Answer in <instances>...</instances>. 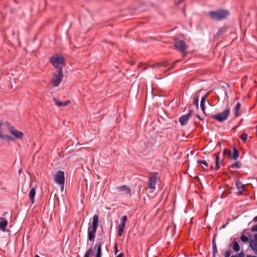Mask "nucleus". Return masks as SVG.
Segmentation results:
<instances>
[{
  "label": "nucleus",
  "instance_id": "obj_32",
  "mask_svg": "<svg viewBox=\"0 0 257 257\" xmlns=\"http://www.w3.org/2000/svg\"><path fill=\"white\" fill-rule=\"evenodd\" d=\"M231 254V251L230 250H228L225 251L224 253V257H229Z\"/></svg>",
  "mask_w": 257,
  "mask_h": 257
},
{
  "label": "nucleus",
  "instance_id": "obj_39",
  "mask_svg": "<svg viewBox=\"0 0 257 257\" xmlns=\"http://www.w3.org/2000/svg\"><path fill=\"white\" fill-rule=\"evenodd\" d=\"M116 257H122V254L119 253Z\"/></svg>",
  "mask_w": 257,
  "mask_h": 257
},
{
  "label": "nucleus",
  "instance_id": "obj_18",
  "mask_svg": "<svg viewBox=\"0 0 257 257\" xmlns=\"http://www.w3.org/2000/svg\"><path fill=\"white\" fill-rule=\"evenodd\" d=\"M232 249L235 252H238L240 250V246L238 243L236 238H234L232 240Z\"/></svg>",
  "mask_w": 257,
  "mask_h": 257
},
{
  "label": "nucleus",
  "instance_id": "obj_44",
  "mask_svg": "<svg viewBox=\"0 0 257 257\" xmlns=\"http://www.w3.org/2000/svg\"><path fill=\"white\" fill-rule=\"evenodd\" d=\"M157 66H159L160 65V64H157Z\"/></svg>",
  "mask_w": 257,
  "mask_h": 257
},
{
  "label": "nucleus",
  "instance_id": "obj_36",
  "mask_svg": "<svg viewBox=\"0 0 257 257\" xmlns=\"http://www.w3.org/2000/svg\"><path fill=\"white\" fill-rule=\"evenodd\" d=\"M184 0H179L176 4L177 5H179L180 3H181L182 2H183Z\"/></svg>",
  "mask_w": 257,
  "mask_h": 257
},
{
  "label": "nucleus",
  "instance_id": "obj_16",
  "mask_svg": "<svg viewBox=\"0 0 257 257\" xmlns=\"http://www.w3.org/2000/svg\"><path fill=\"white\" fill-rule=\"evenodd\" d=\"M36 195V189L35 188L33 187L31 188L30 191L29 192V198L31 200V202L32 204L34 203V200Z\"/></svg>",
  "mask_w": 257,
  "mask_h": 257
},
{
  "label": "nucleus",
  "instance_id": "obj_34",
  "mask_svg": "<svg viewBox=\"0 0 257 257\" xmlns=\"http://www.w3.org/2000/svg\"><path fill=\"white\" fill-rule=\"evenodd\" d=\"M238 257H244V253L241 251L240 253L236 254Z\"/></svg>",
  "mask_w": 257,
  "mask_h": 257
},
{
  "label": "nucleus",
  "instance_id": "obj_2",
  "mask_svg": "<svg viewBox=\"0 0 257 257\" xmlns=\"http://www.w3.org/2000/svg\"><path fill=\"white\" fill-rule=\"evenodd\" d=\"M98 225V216L94 215L92 218V225L88 227V240L94 242Z\"/></svg>",
  "mask_w": 257,
  "mask_h": 257
},
{
  "label": "nucleus",
  "instance_id": "obj_4",
  "mask_svg": "<svg viewBox=\"0 0 257 257\" xmlns=\"http://www.w3.org/2000/svg\"><path fill=\"white\" fill-rule=\"evenodd\" d=\"M209 14L212 19L220 21L226 18L229 15V12L225 10H218L216 11H210Z\"/></svg>",
  "mask_w": 257,
  "mask_h": 257
},
{
  "label": "nucleus",
  "instance_id": "obj_12",
  "mask_svg": "<svg viewBox=\"0 0 257 257\" xmlns=\"http://www.w3.org/2000/svg\"><path fill=\"white\" fill-rule=\"evenodd\" d=\"M92 249L93 251L96 250V257H101V244L100 242H96Z\"/></svg>",
  "mask_w": 257,
  "mask_h": 257
},
{
  "label": "nucleus",
  "instance_id": "obj_31",
  "mask_svg": "<svg viewBox=\"0 0 257 257\" xmlns=\"http://www.w3.org/2000/svg\"><path fill=\"white\" fill-rule=\"evenodd\" d=\"M124 229L123 228L118 227V235L121 236L123 232Z\"/></svg>",
  "mask_w": 257,
  "mask_h": 257
},
{
  "label": "nucleus",
  "instance_id": "obj_25",
  "mask_svg": "<svg viewBox=\"0 0 257 257\" xmlns=\"http://www.w3.org/2000/svg\"><path fill=\"white\" fill-rule=\"evenodd\" d=\"M240 139L244 142L245 143L247 140L248 135L245 133H243L239 137Z\"/></svg>",
  "mask_w": 257,
  "mask_h": 257
},
{
  "label": "nucleus",
  "instance_id": "obj_26",
  "mask_svg": "<svg viewBox=\"0 0 257 257\" xmlns=\"http://www.w3.org/2000/svg\"><path fill=\"white\" fill-rule=\"evenodd\" d=\"M229 167L231 168H239L240 167V163L236 162L231 165Z\"/></svg>",
  "mask_w": 257,
  "mask_h": 257
},
{
  "label": "nucleus",
  "instance_id": "obj_24",
  "mask_svg": "<svg viewBox=\"0 0 257 257\" xmlns=\"http://www.w3.org/2000/svg\"><path fill=\"white\" fill-rule=\"evenodd\" d=\"M241 104L239 102H238L235 106V115L236 117H238L239 115V111L240 109Z\"/></svg>",
  "mask_w": 257,
  "mask_h": 257
},
{
  "label": "nucleus",
  "instance_id": "obj_40",
  "mask_svg": "<svg viewBox=\"0 0 257 257\" xmlns=\"http://www.w3.org/2000/svg\"><path fill=\"white\" fill-rule=\"evenodd\" d=\"M246 257H257V256H254V255H248L246 256Z\"/></svg>",
  "mask_w": 257,
  "mask_h": 257
},
{
  "label": "nucleus",
  "instance_id": "obj_38",
  "mask_svg": "<svg viewBox=\"0 0 257 257\" xmlns=\"http://www.w3.org/2000/svg\"><path fill=\"white\" fill-rule=\"evenodd\" d=\"M253 220L254 221V222H257V215L254 217Z\"/></svg>",
  "mask_w": 257,
  "mask_h": 257
},
{
  "label": "nucleus",
  "instance_id": "obj_20",
  "mask_svg": "<svg viewBox=\"0 0 257 257\" xmlns=\"http://www.w3.org/2000/svg\"><path fill=\"white\" fill-rule=\"evenodd\" d=\"M206 98H207V95H206L203 96L201 98V102H200V107H201V110L204 112V113H205V102Z\"/></svg>",
  "mask_w": 257,
  "mask_h": 257
},
{
  "label": "nucleus",
  "instance_id": "obj_19",
  "mask_svg": "<svg viewBox=\"0 0 257 257\" xmlns=\"http://www.w3.org/2000/svg\"><path fill=\"white\" fill-rule=\"evenodd\" d=\"M239 157V153L237 149L234 148L233 149L232 153H231V155L229 157L230 159H232L234 160H236Z\"/></svg>",
  "mask_w": 257,
  "mask_h": 257
},
{
  "label": "nucleus",
  "instance_id": "obj_27",
  "mask_svg": "<svg viewBox=\"0 0 257 257\" xmlns=\"http://www.w3.org/2000/svg\"><path fill=\"white\" fill-rule=\"evenodd\" d=\"M198 103H199V95L195 96L193 99V104L196 105V107L198 108Z\"/></svg>",
  "mask_w": 257,
  "mask_h": 257
},
{
  "label": "nucleus",
  "instance_id": "obj_6",
  "mask_svg": "<svg viewBox=\"0 0 257 257\" xmlns=\"http://www.w3.org/2000/svg\"><path fill=\"white\" fill-rule=\"evenodd\" d=\"M158 179L157 173L152 174L149 177L148 187L152 190L151 192H153L156 189V185Z\"/></svg>",
  "mask_w": 257,
  "mask_h": 257
},
{
  "label": "nucleus",
  "instance_id": "obj_37",
  "mask_svg": "<svg viewBox=\"0 0 257 257\" xmlns=\"http://www.w3.org/2000/svg\"><path fill=\"white\" fill-rule=\"evenodd\" d=\"M114 249H115V250H114L115 253H117V245H116L115 246Z\"/></svg>",
  "mask_w": 257,
  "mask_h": 257
},
{
  "label": "nucleus",
  "instance_id": "obj_15",
  "mask_svg": "<svg viewBox=\"0 0 257 257\" xmlns=\"http://www.w3.org/2000/svg\"><path fill=\"white\" fill-rule=\"evenodd\" d=\"M53 101L55 102L56 105L58 107H63L67 105L68 104H70V101L67 100L65 102H62L59 101L56 98H54Z\"/></svg>",
  "mask_w": 257,
  "mask_h": 257
},
{
  "label": "nucleus",
  "instance_id": "obj_23",
  "mask_svg": "<svg viewBox=\"0 0 257 257\" xmlns=\"http://www.w3.org/2000/svg\"><path fill=\"white\" fill-rule=\"evenodd\" d=\"M197 163L199 164L202 165V167L204 169H207L208 165L206 161L199 160L197 161Z\"/></svg>",
  "mask_w": 257,
  "mask_h": 257
},
{
  "label": "nucleus",
  "instance_id": "obj_41",
  "mask_svg": "<svg viewBox=\"0 0 257 257\" xmlns=\"http://www.w3.org/2000/svg\"><path fill=\"white\" fill-rule=\"evenodd\" d=\"M197 117H198V118H199L200 119H202L201 118V117H200V116H199V115H197Z\"/></svg>",
  "mask_w": 257,
  "mask_h": 257
},
{
  "label": "nucleus",
  "instance_id": "obj_29",
  "mask_svg": "<svg viewBox=\"0 0 257 257\" xmlns=\"http://www.w3.org/2000/svg\"><path fill=\"white\" fill-rule=\"evenodd\" d=\"M240 240L244 242H247L248 240V238L245 235H242L240 237Z\"/></svg>",
  "mask_w": 257,
  "mask_h": 257
},
{
  "label": "nucleus",
  "instance_id": "obj_8",
  "mask_svg": "<svg viewBox=\"0 0 257 257\" xmlns=\"http://www.w3.org/2000/svg\"><path fill=\"white\" fill-rule=\"evenodd\" d=\"M55 183L61 186H64L65 183L64 172L62 171H58L54 176Z\"/></svg>",
  "mask_w": 257,
  "mask_h": 257
},
{
  "label": "nucleus",
  "instance_id": "obj_9",
  "mask_svg": "<svg viewBox=\"0 0 257 257\" xmlns=\"http://www.w3.org/2000/svg\"><path fill=\"white\" fill-rule=\"evenodd\" d=\"M174 45L176 48L179 49L183 53V55H185L187 46L184 41H178L175 43Z\"/></svg>",
  "mask_w": 257,
  "mask_h": 257
},
{
  "label": "nucleus",
  "instance_id": "obj_17",
  "mask_svg": "<svg viewBox=\"0 0 257 257\" xmlns=\"http://www.w3.org/2000/svg\"><path fill=\"white\" fill-rule=\"evenodd\" d=\"M219 153L216 155L215 157V170H218L220 167L222 160L220 158Z\"/></svg>",
  "mask_w": 257,
  "mask_h": 257
},
{
  "label": "nucleus",
  "instance_id": "obj_5",
  "mask_svg": "<svg viewBox=\"0 0 257 257\" xmlns=\"http://www.w3.org/2000/svg\"><path fill=\"white\" fill-rule=\"evenodd\" d=\"M63 77L62 69H59L53 74V77L51 81V84L54 87H57L61 82Z\"/></svg>",
  "mask_w": 257,
  "mask_h": 257
},
{
  "label": "nucleus",
  "instance_id": "obj_13",
  "mask_svg": "<svg viewBox=\"0 0 257 257\" xmlns=\"http://www.w3.org/2000/svg\"><path fill=\"white\" fill-rule=\"evenodd\" d=\"M117 189L119 191L123 192L125 195H128L129 196H131V190L129 187L126 186L124 185L118 187Z\"/></svg>",
  "mask_w": 257,
  "mask_h": 257
},
{
  "label": "nucleus",
  "instance_id": "obj_21",
  "mask_svg": "<svg viewBox=\"0 0 257 257\" xmlns=\"http://www.w3.org/2000/svg\"><path fill=\"white\" fill-rule=\"evenodd\" d=\"M126 220L127 217L125 215L123 216L120 219V223L118 227L124 228Z\"/></svg>",
  "mask_w": 257,
  "mask_h": 257
},
{
  "label": "nucleus",
  "instance_id": "obj_22",
  "mask_svg": "<svg viewBox=\"0 0 257 257\" xmlns=\"http://www.w3.org/2000/svg\"><path fill=\"white\" fill-rule=\"evenodd\" d=\"M236 187L237 189L239 191L240 193H241L244 189V186L239 181H236L235 182Z\"/></svg>",
  "mask_w": 257,
  "mask_h": 257
},
{
  "label": "nucleus",
  "instance_id": "obj_30",
  "mask_svg": "<svg viewBox=\"0 0 257 257\" xmlns=\"http://www.w3.org/2000/svg\"><path fill=\"white\" fill-rule=\"evenodd\" d=\"M231 151H230V150H229L228 149H224V150L223 151V155H227L229 157H230V156L231 155Z\"/></svg>",
  "mask_w": 257,
  "mask_h": 257
},
{
  "label": "nucleus",
  "instance_id": "obj_3",
  "mask_svg": "<svg viewBox=\"0 0 257 257\" xmlns=\"http://www.w3.org/2000/svg\"><path fill=\"white\" fill-rule=\"evenodd\" d=\"M50 62L52 65L55 68L58 69V70L62 69V67L65 65V62L63 57L58 54H56L51 57Z\"/></svg>",
  "mask_w": 257,
  "mask_h": 257
},
{
  "label": "nucleus",
  "instance_id": "obj_1",
  "mask_svg": "<svg viewBox=\"0 0 257 257\" xmlns=\"http://www.w3.org/2000/svg\"><path fill=\"white\" fill-rule=\"evenodd\" d=\"M4 123L0 120V139H3L7 141H14L15 140H22L24 134L21 131L17 130L14 126L10 124H8V128L11 136L4 134L2 132V127Z\"/></svg>",
  "mask_w": 257,
  "mask_h": 257
},
{
  "label": "nucleus",
  "instance_id": "obj_35",
  "mask_svg": "<svg viewBox=\"0 0 257 257\" xmlns=\"http://www.w3.org/2000/svg\"><path fill=\"white\" fill-rule=\"evenodd\" d=\"M213 251L214 253L217 252V248H216V246H213Z\"/></svg>",
  "mask_w": 257,
  "mask_h": 257
},
{
  "label": "nucleus",
  "instance_id": "obj_7",
  "mask_svg": "<svg viewBox=\"0 0 257 257\" xmlns=\"http://www.w3.org/2000/svg\"><path fill=\"white\" fill-rule=\"evenodd\" d=\"M230 114L229 109H226L222 112L212 115V117L218 120L219 122H222L226 120Z\"/></svg>",
  "mask_w": 257,
  "mask_h": 257
},
{
  "label": "nucleus",
  "instance_id": "obj_10",
  "mask_svg": "<svg viewBox=\"0 0 257 257\" xmlns=\"http://www.w3.org/2000/svg\"><path fill=\"white\" fill-rule=\"evenodd\" d=\"M249 246L253 252L257 254V233L254 234L253 239H250Z\"/></svg>",
  "mask_w": 257,
  "mask_h": 257
},
{
  "label": "nucleus",
  "instance_id": "obj_33",
  "mask_svg": "<svg viewBox=\"0 0 257 257\" xmlns=\"http://www.w3.org/2000/svg\"><path fill=\"white\" fill-rule=\"evenodd\" d=\"M251 231L252 232H256L257 231V224L251 227Z\"/></svg>",
  "mask_w": 257,
  "mask_h": 257
},
{
  "label": "nucleus",
  "instance_id": "obj_11",
  "mask_svg": "<svg viewBox=\"0 0 257 257\" xmlns=\"http://www.w3.org/2000/svg\"><path fill=\"white\" fill-rule=\"evenodd\" d=\"M191 116V111L187 114L181 116L179 118V122L182 125H185Z\"/></svg>",
  "mask_w": 257,
  "mask_h": 257
},
{
  "label": "nucleus",
  "instance_id": "obj_42",
  "mask_svg": "<svg viewBox=\"0 0 257 257\" xmlns=\"http://www.w3.org/2000/svg\"><path fill=\"white\" fill-rule=\"evenodd\" d=\"M231 257H238L236 254L234 255H232Z\"/></svg>",
  "mask_w": 257,
  "mask_h": 257
},
{
  "label": "nucleus",
  "instance_id": "obj_14",
  "mask_svg": "<svg viewBox=\"0 0 257 257\" xmlns=\"http://www.w3.org/2000/svg\"><path fill=\"white\" fill-rule=\"evenodd\" d=\"M8 225V221L4 217H0V228L5 232L6 230V227Z\"/></svg>",
  "mask_w": 257,
  "mask_h": 257
},
{
  "label": "nucleus",
  "instance_id": "obj_43",
  "mask_svg": "<svg viewBox=\"0 0 257 257\" xmlns=\"http://www.w3.org/2000/svg\"><path fill=\"white\" fill-rule=\"evenodd\" d=\"M35 257H40L39 255H38V254H36Z\"/></svg>",
  "mask_w": 257,
  "mask_h": 257
},
{
  "label": "nucleus",
  "instance_id": "obj_28",
  "mask_svg": "<svg viewBox=\"0 0 257 257\" xmlns=\"http://www.w3.org/2000/svg\"><path fill=\"white\" fill-rule=\"evenodd\" d=\"M92 249H88L85 253L84 257H89L92 254Z\"/></svg>",
  "mask_w": 257,
  "mask_h": 257
}]
</instances>
